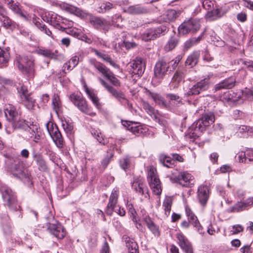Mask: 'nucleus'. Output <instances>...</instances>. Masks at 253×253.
Wrapping results in <instances>:
<instances>
[{
	"instance_id": "obj_13",
	"label": "nucleus",
	"mask_w": 253,
	"mask_h": 253,
	"mask_svg": "<svg viewBox=\"0 0 253 253\" xmlns=\"http://www.w3.org/2000/svg\"><path fill=\"white\" fill-rule=\"evenodd\" d=\"M26 61H28V63L27 65L25 66V69L22 73L28 76L29 78H33L35 73V58L32 55H26L20 61V62L23 63Z\"/></svg>"
},
{
	"instance_id": "obj_49",
	"label": "nucleus",
	"mask_w": 253,
	"mask_h": 253,
	"mask_svg": "<svg viewBox=\"0 0 253 253\" xmlns=\"http://www.w3.org/2000/svg\"><path fill=\"white\" fill-rule=\"evenodd\" d=\"M201 40V37L199 36L198 38H192L187 41L184 43L185 48L187 49L190 48L194 45L197 43L199 42Z\"/></svg>"
},
{
	"instance_id": "obj_40",
	"label": "nucleus",
	"mask_w": 253,
	"mask_h": 253,
	"mask_svg": "<svg viewBox=\"0 0 253 253\" xmlns=\"http://www.w3.org/2000/svg\"><path fill=\"white\" fill-rule=\"evenodd\" d=\"M180 12L174 9H169L167 11L165 20L170 22L175 20L179 15Z\"/></svg>"
},
{
	"instance_id": "obj_64",
	"label": "nucleus",
	"mask_w": 253,
	"mask_h": 253,
	"mask_svg": "<svg viewBox=\"0 0 253 253\" xmlns=\"http://www.w3.org/2000/svg\"><path fill=\"white\" fill-rule=\"evenodd\" d=\"M203 7L207 10H210L213 6V2L211 0H204L202 2Z\"/></svg>"
},
{
	"instance_id": "obj_18",
	"label": "nucleus",
	"mask_w": 253,
	"mask_h": 253,
	"mask_svg": "<svg viewBox=\"0 0 253 253\" xmlns=\"http://www.w3.org/2000/svg\"><path fill=\"white\" fill-rule=\"evenodd\" d=\"M253 205V197H250L245 201L237 202L232 208L233 212H240L248 210Z\"/></svg>"
},
{
	"instance_id": "obj_51",
	"label": "nucleus",
	"mask_w": 253,
	"mask_h": 253,
	"mask_svg": "<svg viewBox=\"0 0 253 253\" xmlns=\"http://www.w3.org/2000/svg\"><path fill=\"white\" fill-rule=\"evenodd\" d=\"M92 135L97 140V141L101 144L105 145L106 144L105 141L102 137V135L100 132L99 130L92 129L91 131Z\"/></svg>"
},
{
	"instance_id": "obj_9",
	"label": "nucleus",
	"mask_w": 253,
	"mask_h": 253,
	"mask_svg": "<svg viewBox=\"0 0 253 253\" xmlns=\"http://www.w3.org/2000/svg\"><path fill=\"white\" fill-rule=\"evenodd\" d=\"M209 87L208 80L205 79L185 90L184 96H189L199 94L201 92L207 90Z\"/></svg>"
},
{
	"instance_id": "obj_35",
	"label": "nucleus",
	"mask_w": 253,
	"mask_h": 253,
	"mask_svg": "<svg viewBox=\"0 0 253 253\" xmlns=\"http://www.w3.org/2000/svg\"><path fill=\"white\" fill-rule=\"evenodd\" d=\"M178 43L177 38L175 36L171 37L164 46V50L166 51H170L173 50L176 46Z\"/></svg>"
},
{
	"instance_id": "obj_44",
	"label": "nucleus",
	"mask_w": 253,
	"mask_h": 253,
	"mask_svg": "<svg viewBox=\"0 0 253 253\" xmlns=\"http://www.w3.org/2000/svg\"><path fill=\"white\" fill-rule=\"evenodd\" d=\"M10 59V54L8 50L0 47V63L6 64Z\"/></svg>"
},
{
	"instance_id": "obj_20",
	"label": "nucleus",
	"mask_w": 253,
	"mask_h": 253,
	"mask_svg": "<svg viewBox=\"0 0 253 253\" xmlns=\"http://www.w3.org/2000/svg\"><path fill=\"white\" fill-rule=\"evenodd\" d=\"M177 238L179 246L185 253H193L191 244L183 235L177 234Z\"/></svg>"
},
{
	"instance_id": "obj_6",
	"label": "nucleus",
	"mask_w": 253,
	"mask_h": 253,
	"mask_svg": "<svg viewBox=\"0 0 253 253\" xmlns=\"http://www.w3.org/2000/svg\"><path fill=\"white\" fill-rule=\"evenodd\" d=\"M170 179L172 182L178 183L185 187H192L195 182L193 176L186 171L180 172L178 174L172 173Z\"/></svg>"
},
{
	"instance_id": "obj_46",
	"label": "nucleus",
	"mask_w": 253,
	"mask_h": 253,
	"mask_svg": "<svg viewBox=\"0 0 253 253\" xmlns=\"http://www.w3.org/2000/svg\"><path fill=\"white\" fill-rule=\"evenodd\" d=\"M128 130L131 131L135 135H139L144 132V129L143 127L136 124H132L131 126H129L128 128Z\"/></svg>"
},
{
	"instance_id": "obj_15",
	"label": "nucleus",
	"mask_w": 253,
	"mask_h": 253,
	"mask_svg": "<svg viewBox=\"0 0 253 253\" xmlns=\"http://www.w3.org/2000/svg\"><path fill=\"white\" fill-rule=\"evenodd\" d=\"M49 223L48 229L49 232L58 239H63L66 235V231L62 225L57 222Z\"/></svg>"
},
{
	"instance_id": "obj_1",
	"label": "nucleus",
	"mask_w": 253,
	"mask_h": 253,
	"mask_svg": "<svg viewBox=\"0 0 253 253\" xmlns=\"http://www.w3.org/2000/svg\"><path fill=\"white\" fill-rule=\"evenodd\" d=\"M214 115L213 113H208L204 114L200 119L195 122L190 128L194 130L193 134L199 136L208 126L214 123Z\"/></svg>"
},
{
	"instance_id": "obj_21",
	"label": "nucleus",
	"mask_w": 253,
	"mask_h": 253,
	"mask_svg": "<svg viewBox=\"0 0 253 253\" xmlns=\"http://www.w3.org/2000/svg\"><path fill=\"white\" fill-rule=\"evenodd\" d=\"M61 6L65 10L74 13L78 17L84 18L87 15V12L85 11L68 3H63L61 4Z\"/></svg>"
},
{
	"instance_id": "obj_11",
	"label": "nucleus",
	"mask_w": 253,
	"mask_h": 253,
	"mask_svg": "<svg viewBox=\"0 0 253 253\" xmlns=\"http://www.w3.org/2000/svg\"><path fill=\"white\" fill-rule=\"evenodd\" d=\"M12 174L21 179L24 178H29L28 176V173L24 168L23 162L21 161H16L11 165L10 168Z\"/></svg>"
},
{
	"instance_id": "obj_12",
	"label": "nucleus",
	"mask_w": 253,
	"mask_h": 253,
	"mask_svg": "<svg viewBox=\"0 0 253 253\" xmlns=\"http://www.w3.org/2000/svg\"><path fill=\"white\" fill-rule=\"evenodd\" d=\"M87 15L84 18H88L90 23L96 29L106 30L109 26V23L104 19L94 16L88 13Z\"/></svg>"
},
{
	"instance_id": "obj_17",
	"label": "nucleus",
	"mask_w": 253,
	"mask_h": 253,
	"mask_svg": "<svg viewBox=\"0 0 253 253\" xmlns=\"http://www.w3.org/2000/svg\"><path fill=\"white\" fill-rule=\"evenodd\" d=\"M130 66L132 69V73L138 76H142L145 69V63L140 57H137L133 60Z\"/></svg>"
},
{
	"instance_id": "obj_55",
	"label": "nucleus",
	"mask_w": 253,
	"mask_h": 253,
	"mask_svg": "<svg viewBox=\"0 0 253 253\" xmlns=\"http://www.w3.org/2000/svg\"><path fill=\"white\" fill-rule=\"evenodd\" d=\"M26 56H18L17 57L16 59V62L17 67L20 71H21L22 72L23 71V70L25 69V66H26L28 64V61H26L25 62L21 63L20 62V61L24 58Z\"/></svg>"
},
{
	"instance_id": "obj_27",
	"label": "nucleus",
	"mask_w": 253,
	"mask_h": 253,
	"mask_svg": "<svg viewBox=\"0 0 253 253\" xmlns=\"http://www.w3.org/2000/svg\"><path fill=\"white\" fill-rule=\"evenodd\" d=\"M132 188L138 193L144 195L147 194V190L143 181L140 179H135L132 183Z\"/></svg>"
},
{
	"instance_id": "obj_47",
	"label": "nucleus",
	"mask_w": 253,
	"mask_h": 253,
	"mask_svg": "<svg viewBox=\"0 0 253 253\" xmlns=\"http://www.w3.org/2000/svg\"><path fill=\"white\" fill-rule=\"evenodd\" d=\"M186 22L190 32H195L200 29V24L195 20H189Z\"/></svg>"
},
{
	"instance_id": "obj_8",
	"label": "nucleus",
	"mask_w": 253,
	"mask_h": 253,
	"mask_svg": "<svg viewBox=\"0 0 253 253\" xmlns=\"http://www.w3.org/2000/svg\"><path fill=\"white\" fill-rule=\"evenodd\" d=\"M70 99L82 112L90 116H94L96 115L95 112L89 111L87 102L81 93H72L70 96Z\"/></svg>"
},
{
	"instance_id": "obj_25",
	"label": "nucleus",
	"mask_w": 253,
	"mask_h": 253,
	"mask_svg": "<svg viewBox=\"0 0 253 253\" xmlns=\"http://www.w3.org/2000/svg\"><path fill=\"white\" fill-rule=\"evenodd\" d=\"M235 83V79L233 77H230L228 79L224 80L223 82L217 84L215 86V91L221 89H230L232 88Z\"/></svg>"
},
{
	"instance_id": "obj_59",
	"label": "nucleus",
	"mask_w": 253,
	"mask_h": 253,
	"mask_svg": "<svg viewBox=\"0 0 253 253\" xmlns=\"http://www.w3.org/2000/svg\"><path fill=\"white\" fill-rule=\"evenodd\" d=\"M18 91L20 95L21 99H23V98L25 97H28V96L31 95L30 94L28 93L27 87L24 85L21 86Z\"/></svg>"
},
{
	"instance_id": "obj_48",
	"label": "nucleus",
	"mask_w": 253,
	"mask_h": 253,
	"mask_svg": "<svg viewBox=\"0 0 253 253\" xmlns=\"http://www.w3.org/2000/svg\"><path fill=\"white\" fill-rule=\"evenodd\" d=\"M127 208L132 221L133 222H136L138 219V217H137V213L133 208V205L131 204H128L127 205Z\"/></svg>"
},
{
	"instance_id": "obj_14",
	"label": "nucleus",
	"mask_w": 253,
	"mask_h": 253,
	"mask_svg": "<svg viewBox=\"0 0 253 253\" xmlns=\"http://www.w3.org/2000/svg\"><path fill=\"white\" fill-rule=\"evenodd\" d=\"M169 68V65L167 62L163 60L158 61L154 68L155 77L159 79H163Z\"/></svg>"
},
{
	"instance_id": "obj_2",
	"label": "nucleus",
	"mask_w": 253,
	"mask_h": 253,
	"mask_svg": "<svg viewBox=\"0 0 253 253\" xmlns=\"http://www.w3.org/2000/svg\"><path fill=\"white\" fill-rule=\"evenodd\" d=\"M119 197V190L114 188L112 190L109 198V202L106 208L105 212L108 215H111L115 211L120 216H124L126 211L123 208L117 206Z\"/></svg>"
},
{
	"instance_id": "obj_39",
	"label": "nucleus",
	"mask_w": 253,
	"mask_h": 253,
	"mask_svg": "<svg viewBox=\"0 0 253 253\" xmlns=\"http://www.w3.org/2000/svg\"><path fill=\"white\" fill-rule=\"evenodd\" d=\"M159 161L163 166L167 168H171L174 166L172 158L165 155H161L159 157Z\"/></svg>"
},
{
	"instance_id": "obj_42",
	"label": "nucleus",
	"mask_w": 253,
	"mask_h": 253,
	"mask_svg": "<svg viewBox=\"0 0 253 253\" xmlns=\"http://www.w3.org/2000/svg\"><path fill=\"white\" fill-rule=\"evenodd\" d=\"M148 95L150 97L153 99L156 103L159 105H162L165 106H166L164 98L160 94L152 92H149Z\"/></svg>"
},
{
	"instance_id": "obj_61",
	"label": "nucleus",
	"mask_w": 253,
	"mask_h": 253,
	"mask_svg": "<svg viewBox=\"0 0 253 253\" xmlns=\"http://www.w3.org/2000/svg\"><path fill=\"white\" fill-rule=\"evenodd\" d=\"M141 212H142L143 214V219L145 223H146V224L147 225V227L149 228L150 226H151V225H153L154 223V222L148 215H145L143 213V212H145L144 211H141Z\"/></svg>"
},
{
	"instance_id": "obj_24",
	"label": "nucleus",
	"mask_w": 253,
	"mask_h": 253,
	"mask_svg": "<svg viewBox=\"0 0 253 253\" xmlns=\"http://www.w3.org/2000/svg\"><path fill=\"white\" fill-rule=\"evenodd\" d=\"M124 11L125 12L130 14H141L147 13L148 12L149 9L145 6L135 5L130 6L126 9H124Z\"/></svg>"
},
{
	"instance_id": "obj_57",
	"label": "nucleus",
	"mask_w": 253,
	"mask_h": 253,
	"mask_svg": "<svg viewBox=\"0 0 253 253\" xmlns=\"http://www.w3.org/2000/svg\"><path fill=\"white\" fill-rule=\"evenodd\" d=\"M178 32L179 34L182 35H186L190 32L186 22H184L179 27Z\"/></svg>"
},
{
	"instance_id": "obj_32",
	"label": "nucleus",
	"mask_w": 253,
	"mask_h": 253,
	"mask_svg": "<svg viewBox=\"0 0 253 253\" xmlns=\"http://www.w3.org/2000/svg\"><path fill=\"white\" fill-rule=\"evenodd\" d=\"M183 79V75L181 73L176 72L174 73L172 80L169 84L170 89H174L178 87Z\"/></svg>"
},
{
	"instance_id": "obj_5",
	"label": "nucleus",
	"mask_w": 253,
	"mask_h": 253,
	"mask_svg": "<svg viewBox=\"0 0 253 253\" xmlns=\"http://www.w3.org/2000/svg\"><path fill=\"white\" fill-rule=\"evenodd\" d=\"M147 180L153 193L157 195H160L162 193L160 180L157 175L156 169L153 166L148 168Z\"/></svg>"
},
{
	"instance_id": "obj_43",
	"label": "nucleus",
	"mask_w": 253,
	"mask_h": 253,
	"mask_svg": "<svg viewBox=\"0 0 253 253\" xmlns=\"http://www.w3.org/2000/svg\"><path fill=\"white\" fill-rule=\"evenodd\" d=\"M48 15L50 16V24L56 28H59L61 17L54 13L48 12Z\"/></svg>"
},
{
	"instance_id": "obj_3",
	"label": "nucleus",
	"mask_w": 253,
	"mask_h": 253,
	"mask_svg": "<svg viewBox=\"0 0 253 253\" xmlns=\"http://www.w3.org/2000/svg\"><path fill=\"white\" fill-rule=\"evenodd\" d=\"M90 65L95 68L99 73L106 78L115 86H119L120 82L115 76L113 72L102 63L97 61L95 59L89 60Z\"/></svg>"
},
{
	"instance_id": "obj_53",
	"label": "nucleus",
	"mask_w": 253,
	"mask_h": 253,
	"mask_svg": "<svg viewBox=\"0 0 253 253\" xmlns=\"http://www.w3.org/2000/svg\"><path fill=\"white\" fill-rule=\"evenodd\" d=\"M224 14V12L221 9L216 8L211 11H209L208 13V15L209 17H213L214 19L221 17L222 15H223Z\"/></svg>"
},
{
	"instance_id": "obj_4",
	"label": "nucleus",
	"mask_w": 253,
	"mask_h": 253,
	"mask_svg": "<svg viewBox=\"0 0 253 253\" xmlns=\"http://www.w3.org/2000/svg\"><path fill=\"white\" fill-rule=\"evenodd\" d=\"M0 190L4 205L7 206L11 210H17L19 206L15 193L10 188L5 185L0 187Z\"/></svg>"
},
{
	"instance_id": "obj_60",
	"label": "nucleus",
	"mask_w": 253,
	"mask_h": 253,
	"mask_svg": "<svg viewBox=\"0 0 253 253\" xmlns=\"http://www.w3.org/2000/svg\"><path fill=\"white\" fill-rule=\"evenodd\" d=\"M244 228L242 225L237 224L232 226V229L230 231V232L232 235H235L242 232Z\"/></svg>"
},
{
	"instance_id": "obj_23",
	"label": "nucleus",
	"mask_w": 253,
	"mask_h": 253,
	"mask_svg": "<svg viewBox=\"0 0 253 253\" xmlns=\"http://www.w3.org/2000/svg\"><path fill=\"white\" fill-rule=\"evenodd\" d=\"M4 114L9 122L14 121L18 115V113L16 111L15 107L10 104L5 105Z\"/></svg>"
},
{
	"instance_id": "obj_29",
	"label": "nucleus",
	"mask_w": 253,
	"mask_h": 253,
	"mask_svg": "<svg viewBox=\"0 0 253 253\" xmlns=\"http://www.w3.org/2000/svg\"><path fill=\"white\" fill-rule=\"evenodd\" d=\"M33 157L38 166V169L40 171H45L47 170L48 167L46 163L41 154H36L34 155Z\"/></svg>"
},
{
	"instance_id": "obj_22",
	"label": "nucleus",
	"mask_w": 253,
	"mask_h": 253,
	"mask_svg": "<svg viewBox=\"0 0 253 253\" xmlns=\"http://www.w3.org/2000/svg\"><path fill=\"white\" fill-rule=\"evenodd\" d=\"M49 134L58 148H61L63 147L64 141L57 126L55 127L53 131H51Z\"/></svg>"
},
{
	"instance_id": "obj_30",
	"label": "nucleus",
	"mask_w": 253,
	"mask_h": 253,
	"mask_svg": "<svg viewBox=\"0 0 253 253\" xmlns=\"http://www.w3.org/2000/svg\"><path fill=\"white\" fill-rule=\"evenodd\" d=\"M79 57L76 55L72 57L68 62L64 64L63 70L66 72V71L69 72L73 70L79 63Z\"/></svg>"
},
{
	"instance_id": "obj_33",
	"label": "nucleus",
	"mask_w": 253,
	"mask_h": 253,
	"mask_svg": "<svg viewBox=\"0 0 253 253\" xmlns=\"http://www.w3.org/2000/svg\"><path fill=\"white\" fill-rule=\"evenodd\" d=\"M7 5L8 7L11 9L15 13L17 14L18 15L23 18L26 20L29 19L28 16L23 13L21 8L17 4L13 3V1L12 0L9 1L7 3Z\"/></svg>"
},
{
	"instance_id": "obj_34",
	"label": "nucleus",
	"mask_w": 253,
	"mask_h": 253,
	"mask_svg": "<svg viewBox=\"0 0 253 253\" xmlns=\"http://www.w3.org/2000/svg\"><path fill=\"white\" fill-rule=\"evenodd\" d=\"M37 53L45 57L50 59L57 58L58 56L57 51L54 52L49 49L44 48H39L37 50Z\"/></svg>"
},
{
	"instance_id": "obj_10",
	"label": "nucleus",
	"mask_w": 253,
	"mask_h": 253,
	"mask_svg": "<svg viewBox=\"0 0 253 253\" xmlns=\"http://www.w3.org/2000/svg\"><path fill=\"white\" fill-rule=\"evenodd\" d=\"M168 31L167 27L164 25L148 29L143 34V39L145 41L153 40L161 35H164Z\"/></svg>"
},
{
	"instance_id": "obj_37",
	"label": "nucleus",
	"mask_w": 253,
	"mask_h": 253,
	"mask_svg": "<svg viewBox=\"0 0 253 253\" xmlns=\"http://www.w3.org/2000/svg\"><path fill=\"white\" fill-rule=\"evenodd\" d=\"M52 108L57 114L61 112L62 104L57 94H54L52 100Z\"/></svg>"
},
{
	"instance_id": "obj_16",
	"label": "nucleus",
	"mask_w": 253,
	"mask_h": 253,
	"mask_svg": "<svg viewBox=\"0 0 253 253\" xmlns=\"http://www.w3.org/2000/svg\"><path fill=\"white\" fill-rule=\"evenodd\" d=\"M185 212L188 221L194 226V227L196 228L199 233L202 234L203 232V228L201 226L197 217L188 206H185Z\"/></svg>"
},
{
	"instance_id": "obj_62",
	"label": "nucleus",
	"mask_w": 253,
	"mask_h": 253,
	"mask_svg": "<svg viewBox=\"0 0 253 253\" xmlns=\"http://www.w3.org/2000/svg\"><path fill=\"white\" fill-rule=\"evenodd\" d=\"M141 212H142L143 214V219L145 223H146V224L147 225V227L149 228L150 226H151V225H153L154 223V222L148 215H145L143 213V212H145L144 211H141Z\"/></svg>"
},
{
	"instance_id": "obj_31",
	"label": "nucleus",
	"mask_w": 253,
	"mask_h": 253,
	"mask_svg": "<svg viewBox=\"0 0 253 253\" xmlns=\"http://www.w3.org/2000/svg\"><path fill=\"white\" fill-rule=\"evenodd\" d=\"M93 51L96 55H97L100 58L102 59L103 61L109 63L110 65L112 66L115 68H119V65L117 64H116L114 61L112 60V59L109 55L99 52V51L95 49H93Z\"/></svg>"
},
{
	"instance_id": "obj_63",
	"label": "nucleus",
	"mask_w": 253,
	"mask_h": 253,
	"mask_svg": "<svg viewBox=\"0 0 253 253\" xmlns=\"http://www.w3.org/2000/svg\"><path fill=\"white\" fill-rule=\"evenodd\" d=\"M148 228L151 231L153 234L155 235V236H160V232L159 231V228L155 223H154L153 225H151V226H150Z\"/></svg>"
},
{
	"instance_id": "obj_54",
	"label": "nucleus",
	"mask_w": 253,
	"mask_h": 253,
	"mask_svg": "<svg viewBox=\"0 0 253 253\" xmlns=\"http://www.w3.org/2000/svg\"><path fill=\"white\" fill-rule=\"evenodd\" d=\"M11 122L12 123L14 128H25V127L27 126V125L25 121L23 120H19L17 121V118L14 119V121H11Z\"/></svg>"
},
{
	"instance_id": "obj_28",
	"label": "nucleus",
	"mask_w": 253,
	"mask_h": 253,
	"mask_svg": "<svg viewBox=\"0 0 253 253\" xmlns=\"http://www.w3.org/2000/svg\"><path fill=\"white\" fill-rule=\"evenodd\" d=\"M142 107L146 112L155 120H159V114L157 110L151 106L147 102H142Z\"/></svg>"
},
{
	"instance_id": "obj_58",
	"label": "nucleus",
	"mask_w": 253,
	"mask_h": 253,
	"mask_svg": "<svg viewBox=\"0 0 253 253\" xmlns=\"http://www.w3.org/2000/svg\"><path fill=\"white\" fill-rule=\"evenodd\" d=\"M41 32L44 33L45 35H46L47 36L50 37L51 39L55 40V37L52 34L51 31L47 27V26L44 25L42 24V27H40V30Z\"/></svg>"
},
{
	"instance_id": "obj_7",
	"label": "nucleus",
	"mask_w": 253,
	"mask_h": 253,
	"mask_svg": "<svg viewBox=\"0 0 253 253\" xmlns=\"http://www.w3.org/2000/svg\"><path fill=\"white\" fill-rule=\"evenodd\" d=\"M98 80L107 90L113 96L116 98L121 104L126 106L129 109L132 107L131 104H130L128 100L126 98L125 94L122 91H118L113 86L108 84L101 78H99Z\"/></svg>"
},
{
	"instance_id": "obj_38",
	"label": "nucleus",
	"mask_w": 253,
	"mask_h": 253,
	"mask_svg": "<svg viewBox=\"0 0 253 253\" xmlns=\"http://www.w3.org/2000/svg\"><path fill=\"white\" fill-rule=\"evenodd\" d=\"M85 90L86 94L89 97L90 99L91 100L93 103L94 105L98 108L99 109L100 108V104L99 103V99L97 96V95L94 93L92 91L90 90L88 87L85 86Z\"/></svg>"
},
{
	"instance_id": "obj_45",
	"label": "nucleus",
	"mask_w": 253,
	"mask_h": 253,
	"mask_svg": "<svg viewBox=\"0 0 253 253\" xmlns=\"http://www.w3.org/2000/svg\"><path fill=\"white\" fill-rule=\"evenodd\" d=\"M114 6L115 5L110 2H104L100 4L98 11L100 13H105L114 8Z\"/></svg>"
},
{
	"instance_id": "obj_26",
	"label": "nucleus",
	"mask_w": 253,
	"mask_h": 253,
	"mask_svg": "<svg viewBox=\"0 0 253 253\" xmlns=\"http://www.w3.org/2000/svg\"><path fill=\"white\" fill-rule=\"evenodd\" d=\"M124 239L128 248V253H139L138 245L133 239L129 237H124Z\"/></svg>"
},
{
	"instance_id": "obj_56",
	"label": "nucleus",
	"mask_w": 253,
	"mask_h": 253,
	"mask_svg": "<svg viewBox=\"0 0 253 253\" xmlns=\"http://www.w3.org/2000/svg\"><path fill=\"white\" fill-rule=\"evenodd\" d=\"M120 165L122 169L126 170L127 169L130 165V160L129 159L126 157L121 159L120 160Z\"/></svg>"
},
{
	"instance_id": "obj_50",
	"label": "nucleus",
	"mask_w": 253,
	"mask_h": 253,
	"mask_svg": "<svg viewBox=\"0 0 253 253\" xmlns=\"http://www.w3.org/2000/svg\"><path fill=\"white\" fill-rule=\"evenodd\" d=\"M29 110L32 109L35 105V99L31 95L21 99Z\"/></svg>"
},
{
	"instance_id": "obj_36",
	"label": "nucleus",
	"mask_w": 253,
	"mask_h": 253,
	"mask_svg": "<svg viewBox=\"0 0 253 253\" xmlns=\"http://www.w3.org/2000/svg\"><path fill=\"white\" fill-rule=\"evenodd\" d=\"M200 56V53L199 52H194L188 56L186 62V65L189 66L191 68L194 67L196 65L198 61Z\"/></svg>"
},
{
	"instance_id": "obj_41",
	"label": "nucleus",
	"mask_w": 253,
	"mask_h": 253,
	"mask_svg": "<svg viewBox=\"0 0 253 253\" xmlns=\"http://www.w3.org/2000/svg\"><path fill=\"white\" fill-rule=\"evenodd\" d=\"M172 203V200L170 197H167L163 202V206L164 208L165 213L167 217L169 215Z\"/></svg>"
},
{
	"instance_id": "obj_19",
	"label": "nucleus",
	"mask_w": 253,
	"mask_h": 253,
	"mask_svg": "<svg viewBox=\"0 0 253 253\" xmlns=\"http://www.w3.org/2000/svg\"><path fill=\"white\" fill-rule=\"evenodd\" d=\"M198 199L200 204L205 206L209 198V189L207 186L201 185L198 189Z\"/></svg>"
},
{
	"instance_id": "obj_52",
	"label": "nucleus",
	"mask_w": 253,
	"mask_h": 253,
	"mask_svg": "<svg viewBox=\"0 0 253 253\" xmlns=\"http://www.w3.org/2000/svg\"><path fill=\"white\" fill-rule=\"evenodd\" d=\"M1 17L0 18V21L2 23V26L5 28H9L12 25V21L5 14L1 15Z\"/></svg>"
}]
</instances>
